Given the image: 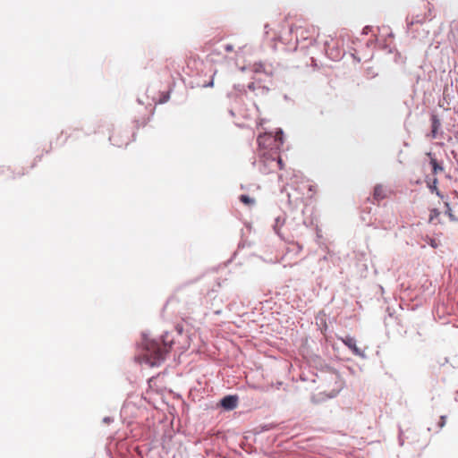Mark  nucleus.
Returning <instances> with one entry per match:
<instances>
[{
    "label": "nucleus",
    "instance_id": "nucleus-1",
    "mask_svg": "<svg viewBox=\"0 0 458 458\" xmlns=\"http://www.w3.org/2000/svg\"><path fill=\"white\" fill-rule=\"evenodd\" d=\"M168 347L157 341H147L142 354L140 356V361L150 367L158 366L164 361Z\"/></svg>",
    "mask_w": 458,
    "mask_h": 458
},
{
    "label": "nucleus",
    "instance_id": "nucleus-2",
    "mask_svg": "<svg viewBox=\"0 0 458 458\" xmlns=\"http://www.w3.org/2000/svg\"><path fill=\"white\" fill-rule=\"evenodd\" d=\"M261 173L267 174L276 169H283L284 164L277 150L271 152L263 151L259 153Z\"/></svg>",
    "mask_w": 458,
    "mask_h": 458
},
{
    "label": "nucleus",
    "instance_id": "nucleus-3",
    "mask_svg": "<svg viewBox=\"0 0 458 458\" xmlns=\"http://www.w3.org/2000/svg\"><path fill=\"white\" fill-rule=\"evenodd\" d=\"M259 153L267 151L271 152L277 150L279 152L283 145V131H278L276 135L271 133H264L258 137Z\"/></svg>",
    "mask_w": 458,
    "mask_h": 458
},
{
    "label": "nucleus",
    "instance_id": "nucleus-4",
    "mask_svg": "<svg viewBox=\"0 0 458 458\" xmlns=\"http://www.w3.org/2000/svg\"><path fill=\"white\" fill-rule=\"evenodd\" d=\"M291 32L295 31L296 42H307L306 46L313 45L318 37V29L314 25L291 27Z\"/></svg>",
    "mask_w": 458,
    "mask_h": 458
},
{
    "label": "nucleus",
    "instance_id": "nucleus-5",
    "mask_svg": "<svg viewBox=\"0 0 458 458\" xmlns=\"http://www.w3.org/2000/svg\"><path fill=\"white\" fill-rule=\"evenodd\" d=\"M293 183L296 185V190L302 195V199H311L314 196L315 186L308 179L296 177Z\"/></svg>",
    "mask_w": 458,
    "mask_h": 458
},
{
    "label": "nucleus",
    "instance_id": "nucleus-6",
    "mask_svg": "<svg viewBox=\"0 0 458 458\" xmlns=\"http://www.w3.org/2000/svg\"><path fill=\"white\" fill-rule=\"evenodd\" d=\"M393 194V191L388 189L383 184H377L373 190V202H380L383 199H388Z\"/></svg>",
    "mask_w": 458,
    "mask_h": 458
},
{
    "label": "nucleus",
    "instance_id": "nucleus-7",
    "mask_svg": "<svg viewBox=\"0 0 458 458\" xmlns=\"http://www.w3.org/2000/svg\"><path fill=\"white\" fill-rule=\"evenodd\" d=\"M342 342L353 352L354 355L359 357H364V352L357 346L356 340L347 335L344 338H341Z\"/></svg>",
    "mask_w": 458,
    "mask_h": 458
},
{
    "label": "nucleus",
    "instance_id": "nucleus-8",
    "mask_svg": "<svg viewBox=\"0 0 458 458\" xmlns=\"http://www.w3.org/2000/svg\"><path fill=\"white\" fill-rule=\"evenodd\" d=\"M109 140L116 147H123L128 143V138L126 137V139H122L121 131L119 130H115L112 132L109 137Z\"/></svg>",
    "mask_w": 458,
    "mask_h": 458
},
{
    "label": "nucleus",
    "instance_id": "nucleus-9",
    "mask_svg": "<svg viewBox=\"0 0 458 458\" xmlns=\"http://www.w3.org/2000/svg\"><path fill=\"white\" fill-rule=\"evenodd\" d=\"M221 405L225 410H233L238 403V397L236 395H227L221 400Z\"/></svg>",
    "mask_w": 458,
    "mask_h": 458
},
{
    "label": "nucleus",
    "instance_id": "nucleus-10",
    "mask_svg": "<svg viewBox=\"0 0 458 458\" xmlns=\"http://www.w3.org/2000/svg\"><path fill=\"white\" fill-rule=\"evenodd\" d=\"M428 156L430 157V165H432V172L434 174H437L440 172L444 171V167L438 164L437 159L432 156L431 153H428Z\"/></svg>",
    "mask_w": 458,
    "mask_h": 458
},
{
    "label": "nucleus",
    "instance_id": "nucleus-11",
    "mask_svg": "<svg viewBox=\"0 0 458 458\" xmlns=\"http://www.w3.org/2000/svg\"><path fill=\"white\" fill-rule=\"evenodd\" d=\"M431 120H432L431 137L433 139H435L437 137V131L440 126V122L436 115H432Z\"/></svg>",
    "mask_w": 458,
    "mask_h": 458
},
{
    "label": "nucleus",
    "instance_id": "nucleus-12",
    "mask_svg": "<svg viewBox=\"0 0 458 458\" xmlns=\"http://www.w3.org/2000/svg\"><path fill=\"white\" fill-rule=\"evenodd\" d=\"M240 200H241V202H242L244 205H247V206H252L255 204V199L247 195H241Z\"/></svg>",
    "mask_w": 458,
    "mask_h": 458
},
{
    "label": "nucleus",
    "instance_id": "nucleus-13",
    "mask_svg": "<svg viewBox=\"0 0 458 458\" xmlns=\"http://www.w3.org/2000/svg\"><path fill=\"white\" fill-rule=\"evenodd\" d=\"M438 181L437 178H434L431 183H428V187L432 192H436L437 195H439V191L437 190V184Z\"/></svg>",
    "mask_w": 458,
    "mask_h": 458
},
{
    "label": "nucleus",
    "instance_id": "nucleus-14",
    "mask_svg": "<svg viewBox=\"0 0 458 458\" xmlns=\"http://www.w3.org/2000/svg\"><path fill=\"white\" fill-rule=\"evenodd\" d=\"M428 242L433 248H437L438 246L437 242L434 239H429Z\"/></svg>",
    "mask_w": 458,
    "mask_h": 458
},
{
    "label": "nucleus",
    "instance_id": "nucleus-15",
    "mask_svg": "<svg viewBox=\"0 0 458 458\" xmlns=\"http://www.w3.org/2000/svg\"><path fill=\"white\" fill-rule=\"evenodd\" d=\"M225 49L226 52H232L233 50V46L231 45V44H227L225 47Z\"/></svg>",
    "mask_w": 458,
    "mask_h": 458
},
{
    "label": "nucleus",
    "instance_id": "nucleus-16",
    "mask_svg": "<svg viewBox=\"0 0 458 458\" xmlns=\"http://www.w3.org/2000/svg\"><path fill=\"white\" fill-rule=\"evenodd\" d=\"M169 98V95L166 94L163 97V98L159 101V103H165V101H167Z\"/></svg>",
    "mask_w": 458,
    "mask_h": 458
},
{
    "label": "nucleus",
    "instance_id": "nucleus-17",
    "mask_svg": "<svg viewBox=\"0 0 458 458\" xmlns=\"http://www.w3.org/2000/svg\"><path fill=\"white\" fill-rule=\"evenodd\" d=\"M426 21V18H423L421 20H416V22H424Z\"/></svg>",
    "mask_w": 458,
    "mask_h": 458
},
{
    "label": "nucleus",
    "instance_id": "nucleus-18",
    "mask_svg": "<svg viewBox=\"0 0 458 458\" xmlns=\"http://www.w3.org/2000/svg\"><path fill=\"white\" fill-rule=\"evenodd\" d=\"M441 420H442V423H441V427H442L445 424V417L444 416L441 417Z\"/></svg>",
    "mask_w": 458,
    "mask_h": 458
},
{
    "label": "nucleus",
    "instance_id": "nucleus-19",
    "mask_svg": "<svg viewBox=\"0 0 458 458\" xmlns=\"http://www.w3.org/2000/svg\"><path fill=\"white\" fill-rule=\"evenodd\" d=\"M208 86L212 87L213 86V81H210V83L208 84Z\"/></svg>",
    "mask_w": 458,
    "mask_h": 458
}]
</instances>
